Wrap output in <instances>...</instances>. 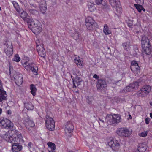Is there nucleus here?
<instances>
[{"label": "nucleus", "instance_id": "26", "mask_svg": "<svg viewBox=\"0 0 152 152\" xmlns=\"http://www.w3.org/2000/svg\"><path fill=\"white\" fill-rule=\"evenodd\" d=\"M130 69L133 72L137 73L140 70V67L138 65L131 66Z\"/></svg>", "mask_w": 152, "mask_h": 152}, {"label": "nucleus", "instance_id": "38", "mask_svg": "<svg viewBox=\"0 0 152 152\" xmlns=\"http://www.w3.org/2000/svg\"><path fill=\"white\" fill-rule=\"evenodd\" d=\"M12 4L16 10L18 12H20V10L18 3L15 1H13L12 2Z\"/></svg>", "mask_w": 152, "mask_h": 152}, {"label": "nucleus", "instance_id": "21", "mask_svg": "<svg viewBox=\"0 0 152 152\" xmlns=\"http://www.w3.org/2000/svg\"><path fill=\"white\" fill-rule=\"evenodd\" d=\"M146 147L145 145L144 144H139L137 148L138 152H144L146 150Z\"/></svg>", "mask_w": 152, "mask_h": 152}, {"label": "nucleus", "instance_id": "8", "mask_svg": "<svg viewBox=\"0 0 152 152\" xmlns=\"http://www.w3.org/2000/svg\"><path fill=\"white\" fill-rule=\"evenodd\" d=\"M107 85L105 81L101 79H99L96 84V87L98 91L102 92L107 87Z\"/></svg>", "mask_w": 152, "mask_h": 152}, {"label": "nucleus", "instance_id": "4", "mask_svg": "<svg viewBox=\"0 0 152 152\" xmlns=\"http://www.w3.org/2000/svg\"><path fill=\"white\" fill-rule=\"evenodd\" d=\"M106 119L109 121V124H111L118 123L121 121V118L120 115L117 114H114L113 115H107Z\"/></svg>", "mask_w": 152, "mask_h": 152}, {"label": "nucleus", "instance_id": "13", "mask_svg": "<svg viewBox=\"0 0 152 152\" xmlns=\"http://www.w3.org/2000/svg\"><path fill=\"white\" fill-rule=\"evenodd\" d=\"M15 83L18 86L21 85L23 82V76L20 74L18 73L15 76Z\"/></svg>", "mask_w": 152, "mask_h": 152}, {"label": "nucleus", "instance_id": "9", "mask_svg": "<svg viewBox=\"0 0 152 152\" xmlns=\"http://www.w3.org/2000/svg\"><path fill=\"white\" fill-rule=\"evenodd\" d=\"M109 145L115 151H117L120 148V145L118 141L116 140H111L108 142Z\"/></svg>", "mask_w": 152, "mask_h": 152}, {"label": "nucleus", "instance_id": "49", "mask_svg": "<svg viewBox=\"0 0 152 152\" xmlns=\"http://www.w3.org/2000/svg\"><path fill=\"white\" fill-rule=\"evenodd\" d=\"M30 7L31 8V9H33V8H36L37 7V6L33 4H30Z\"/></svg>", "mask_w": 152, "mask_h": 152}, {"label": "nucleus", "instance_id": "24", "mask_svg": "<svg viewBox=\"0 0 152 152\" xmlns=\"http://www.w3.org/2000/svg\"><path fill=\"white\" fill-rule=\"evenodd\" d=\"M103 32L105 35L110 34L111 33L107 24H105L104 27Z\"/></svg>", "mask_w": 152, "mask_h": 152}, {"label": "nucleus", "instance_id": "1", "mask_svg": "<svg viewBox=\"0 0 152 152\" xmlns=\"http://www.w3.org/2000/svg\"><path fill=\"white\" fill-rule=\"evenodd\" d=\"M28 24L32 26L31 29L32 31L35 34H39L42 30L41 25L37 20H29L28 21Z\"/></svg>", "mask_w": 152, "mask_h": 152}, {"label": "nucleus", "instance_id": "28", "mask_svg": "<svg viewBox=\"0 0 152 152\" xmlns=\"http://www.w3.org/2000/svg\"><path fill=\"white\" fill-rule=\"evenodd\" d=\"M96 24L95 23H88L87 24H86V25L87 28L89 30H92L94 28L96 25Z\"/></svg>", "mask_w": 152, "mask_h": 152}, {"label": "nucleus", "instance_id": "55", "mask_svg": "<svg viewBox=\"0 0 152 152\" xmlns=\"http://www.w3.org/2000/svg\"><path fill=\"white\" fill-rule=\"evenodd\" d=\"M31 145H32V144L31 142H30L28 143V147L29 149H30L31 147Z\"/></svg>", "mask_w": 152, "mask_h": 152}, {"label": "nucleus", "instance_id": "42", "mask_svg": "<svg viewBox=\"0 0 152 152\" xmlns=\"http://www.w3.org/2000/svg\"><path fill=\"white\" fill-rule=\"evenodd\" d=\"M73 38L76 40H77L79 39L78 32L77 31L75 30V33L73 36Z\"/></svg>", "mask_w": 152, "mask_h": 152}, {"label": "nucleus", "instance_id": "64", "mask_svg": "<svg viewBox=\"0 0 152 152\" xmlns=\"http://www.w3.org/2000/svg\"><path fill=\"white\" fill-rule=\"evenodd\" d=\"M150 104L151 105H152V102H151L150 103Z\"/></svg>", "mask_w": 152, "mask_h": 152}, {"label": "nucleus", "instance_id": "15", "mask_svg": "<svg viewBox=\"0 0 152 152\" xmlns=\"http://www.w3.org/2000/svg\"><path fill=\"white\" fill-rule=\"evenodd\" d=\"M10 131H8L6 133V134L3 136V138L7 142H10L11 143L13 142L12 140V135H10Z\"/></svg>", "mask_w": 152, "mask_h": 152}, {"label": "nucleus", "instance_id": "35", "mask_svg": "<svg viewBox=\"0 0 152 152\" xmlns=\"http://www.w3.org/2000/svg\"><path fill=\"white\" fill-rule=\"evenodd\" d=\"M122 46L125 50H127L130 46V42H126L122 44Z\"/></svg>", "mask_w": 152, "mask_h": 152}, {"label": "nucleus", "instance_id": "58", "mask_svg": "<svg viewBox=\"0 0 152 152\" xmlns=\"http://www.w3.org/2000/svg\"><path fill=\"white\" fill-rule=\"evenodd\" d=\"M99 120L102 123H104V121L103 120H102V119H101L100 118H99Z\"/></svg>", "mask_w": 152, "mask_h": 152}, {"label": "nucleus", "instance_id": "19", "mask_svg": "<svg viewBox=\"0 0 152 152\" xmlns=\"http://www.w3.org/2000/svg\"><path fill=\"white\" fill-rule=\"evenodd\" d=\"M20 16L24 21L27 20V22L29 20H33V19H29L28 14L24 11L20 13Z\"/></svg>", "mask_w": 152, "mask_h": 152}, {"label": "nucleus", "instance_id": "30", "mask_svg": "<svg viewBox=\"0 0 152 152\" xmlns=\"http://www.w3.org/2000/svg\"><path fill=\"white\" fill-rule=\"evenodd\" d=\"M131 88L132 89H136L139 86L138 83L137 82H135L129 85Z\"/></svg>", "mask_w": 152, "mask_h": 152}, {"label": "nucleus", "instance_id": "50", "mask_svg": "<svg viewBox=\"0 0 152 152\" xmlns=\"http://www.w3.org/2000/svg\"><path fill=\"white\" fill-rule=\"evenodd\" d=\"M93 77L94 78L96 79L99 80V76L97 75L96 74H95L93 76Z\"/></svg>", "mask_w": 152, "mask_h": 152}, {"label": "nucleus", "instance_id": "59", "mask_svg": "<svg viewBox=\"0 0 152 152\" xmlns=\"http://www.w3.org/2000/svg\"><path fill=\"white\" fill-rule=\"evenodd\" d=\"M2 109L1 108H0V115L2 113Z\"/></svg>", "mask_w": 152, "mask_h": 152}, {"label": "nucleus", "instance_id": "12", "mask_svg": "<svg viewBox=\"0 0 152 152\" xmlns=\"http://www.w3.org/2000/svg\"><path fill=\"white\" fill-rule=\"evenodd\" d=\"M36 48L39 55L42 57H44L45 56V52L43 45H37Z\"/></svg>", "mask_w": 152, "mask_h": 152}, {"label": "nucleus", "instance_id": "23", "mask_svg": "<svg viewBox=\"0 0 152 152\" xmlns=\"http://www.w3.org/2000/svg\"><path fill=\"white\" fill-rule=\"evenodd\" d=\"M53 121H54L52 118L50 117L48 115L46 116L45 120L46 126L47 125L52 124Z\"/></svg>", "mask_w": 152, "mask_h": 152}, {"label": "nucleus", "instance_id": "17", "mask_svg": "<svg viewBox=\"0 0 152 152\" xmlns=\"http://www.w3.org/2000/svg\"><path fill=\"white\" fill-rule=\"evenodd\" d=\"M35 64L33 63H29L27 61H26L24 63L23 66L27 71L29 70L32 69Z\"/></svg>", "mask_w": 152, "mask_h": 152}, {"label": "nucleus", "instance_id": "25", "mask_svg": "<svg viewBox=\"0 0 152 152\" xmlns=\"http://www.w3.org/2000/svg\"><path fill=\"white\" fill-rule=\"evenodd\" d=\"M47 145L49 148L48 149H50V151H55L56 147L54 143L51 142H49L47 143Z\"/></svg>", "mask_w": 152, "mask_h": 152}, {"label": "nucleus", "instance_id": "7", "mask_svg": "<svg viewBox=\"0 0 152 152\" xmlns=\"http://www.w3.org/2000/svg\"><path fill=\"white\" fill-rule=\"evenodd\" d=\"M0 126L4 128L8 129L12 127L13 124L11 121L7 118H0Z\"/></svg>", "mask_w": 152, "mask_h": 152}, {"label": "nucleus", "instance_id": "48", "mask_svg": "<svg viewBox=\"0 0 152 152\" xmlns=\"http://www.w3.org/2000/svg\"><path fill=\"white\" fill-rule=\"evenodd\" d=\"M103 0H96V3L97 4H101Z\"/></svg>", "mask_w": 152, "mask_h": 152}, {"label": "nucleus", "instance_id": "3", "mask_svg": "<svg viewBox=\"0 0 152 152\" xmlns=\"http://www.w3.org/2000/svg\"><path fill=\"white\" fill-rule=\"evenodd\" d=\"M12 134V140L13 142L15 143H23L24 141L21 134L16 130L11 131Z\"/></svg>", "mask_w": 152, "mask_h": 152}, {"label": "nucleus", "instance_id": "56", "mask_svg": "<svg viewBox=\"0 0 152 152\" xmlns=\"http://www.w3.org/2000/svg\"><path fill=\"white\" fill-rule=\"evenodd\" d=\"M7 113L9 114H11V110H9L7 111Z\"/></svg>", "mask_w": 152, "mask_h": 152}, {"label": "nucleus", "instance_id": "39", "mask_svg": "<svg viewBox=\"0 0 152 152\" xmlns=\"http://www.w3.org/2000/svg\"><path fill=\"white\" fill-rule=\"evenodd\" d=\"M40 9L42 13H44L47 10V7L45 4H41L40 6Z\"/></svg>", "mask_w": 152, "mask_h": 152}, {"label": "nucleus", "instance_id": "51", "mask_svg": "<svg viewBox=\"0 0 152 152\" xmlns=\"http://www.w3.org/2000/svg\"><path fill=\"white\" fill-rule=\"evenodd\" d=\"M76 75L77 76L80 75H81V72L79 70H77Z\"/></svg>", "mask_w": 152, "mask_h": 152}, {"label": "nucleus", "instance_id": "34", "mask_svg": "<svg viewBox=\"0 0 152 152\" xmlns=\"http://www.w3.org/2000/svg\"><path fill=\"white\" fill-rule=\"evenodd\" d=\"M134 6L139 12H140L142 10H143L144 11H145V9H144L141 5L138 4H134Z\"/></svg>", "mask_w": 152, "mask_h": 152}, {"label": "nucleus", "instance_id": "41", "mask_svg": "<svg viewBox=\"0 0 152 152\" xmlns=\"http://www.w3.org/2000/svg\"><path fill=\"white\" fill-rule=\"evenodd\" d=\"M86 24L88 23H96L94 20L92 18L90 17H88L86 19Z\"/></svg>", "mask_w": 152, "mask_h": 152}, {"label": "nucleus", "instance_id": "27", "mask_svg": "<svg viewBox=\"0 0 152 152\" xmlns=\"http://www.w3.org/2000/svg\"><path fill=\"white\" fill-rule=\"evenodd\" d=\"M75 62L78 67H81L83 66L82 61H81L79 57L76 58L75 59Z\"/></svg>", "mask_w": 152, "mask_h": 152}, {"label": "nucleus", "instance_id": "33", "mask_svg": "<svg viewBox=\"0 0 152 152\" xmlns=\"http://www.w3.org/2000/svg\"><path fill=\"white\" fill-rule=\"evenodd\" d=\"M30 89L32 94L34 96L36 95L37 89L34 85L31 84V85Z\"/></svg>", "mask_w": 152, "mask_h": 152}, {"label": "nucleus", "instance_id": "46", "mask_svg": "<svg viewBox=\"0 0 152 152\" xmlns=\"http://www.w3.org/2000/svg\"><path fill=\"white\" fill-rule=\"evenodd\" d=\"M135 65H138L137 63L135 61H132L131 62V66H134Z\"/></svg>", "mask_w": 152, "mask_h": 152}, {"label": "nucleus", "instance_id": "44", "mask_svg": "<svg viewBox=\"0 0 152 152\" xmlns=\"http://www.w3.org/2000/svg\"><path fill=\"white\" fill-rule=\"evenodd\" d=\"M132 90V88H131L130 86L129 85V86H127L124 89V92H130Z\"/></svg>", "mask_w": 152, "mask_h": 152}, {"label": "nucleus", "instance_id": "11", "mask_svg": "<svg viewBox=\"0 0 152 152\" xmlns=\"http://www.w3.org/2000/svg\"><path fill=\"white\" fill-rule=\"evenodd\" d=\"M73 127L72 124L67 123L65 128V133L66 136L70 137L71 134H70L73 131Z\"/></svg>", "mask_w": 152, "mask_h": 152}, {"label": "nucleus", "instance_id": "22", "mask_svg": "<svg viewBox=\"0 0 152 152\" xmlns=\"http://www.w3.org/2000/svg\"><path fill=\"white\" fill-rule=\"evenodd\" d=\"M137 94L140 96L145 97L148 94L141 89L137 92Z\"/></svg>", "mask_w": 152, "mask_h": 152}, {"label": "nucleus", "instance_id": "53", "mask_svg": "<svg viewBox=\"0 0 152 152\" xmlns=\"http://www.w3.org/2000/svg\"><path fill=\"white\" fill-rule=\"evenodd\" d=\"M3 87V83L2 81L0 79V89H1Z\"/></svg>", "mask_w": 152, "mask_h": 152}, {"label": "nucleus", "instance_id": "57", "mask_svg": "<svg viewBox=\"0 0 152 152\" xmlns=\"http://www.w3.org/2000/svg\"><path fill=\"white\" fill-rule=\"evenodd\" d=\"M36 43L37 44V45H39V40H37L36 41Z\"/></svg>", "mask_w": 152, "mask_h": 152}, {"label": "nucleus", "instance_id": "43", "mask_svg": "<svg viewBox=\"0 0 152 152\" xmlns=\"http://www.w3.org/2000/svg\"><path fill=\"white\" fill-rule=\"evenodd\" d=\"M20 58L18 54L15 55L13 59V60L17 62H18L20 60Z\"/></svg>", "mask_w": 152, "mask_h": 152}, {"label": "nucleus", "instance_id": "45", "mask_svg": "<svg viewBox=\"0 0 152 152\" xmlns=\"http://www.w3.org/2000/svg\"><path fill=\"white\" fill-rule=\"evenodd\" d=\"M148 132H142L141 133H140L139 134L140 136L142 137H146L147 135Z\"/></svg>", "mask_w": 152, "mask_h": 152}, {"label": "nucleus", "instance_id": "54", "mask_svg": "<svg viewBox=\"0 0 152 152\" xmlns=\"http://www.w3.org/2000/svg\"><path fill=\"white\" fill-rule=\"evenodd\" d=\"M137 3H140L141 2H143V0H135Z\"/></svg>", "mask_w": 152, "mask_h": 152}, {"label": "nucleus", "instance_id": "20", "mask_svg": "<svg viewBox=\"0 0 152 152\" xmlns=\"http://www.w3.org/2000/svg\"><path fill=\"white\" fill-rule=\"evenodd\" d=\"M25 126L26 128L28 130H30V127H33L35 126V124L33 121L28 120V121H26L25 123Z\"/></svg>", "mask_w": 152, "mask_h": 152}, {"label": "nucleus", "instance_id": "10", "mask_svg": "<svg viewBox=\"0 0 152 152\" xmlns=\"http://www.w3.org/2000/svg\"><path fill=\"white\" fill-rule=\"evenodd\" d=\"M7 48L5 50V52L7 55L10 57L12 56L13 53V46L11 42H7L5 43Z\"/></svg>", "mask_w": 152, "mask_h": 152}, {"label": "nucleus", "instance_id": "63", "mask_svg": "<svg viewBox=\"0 0 152 152\" xmlns=\"http://www.w3.org/2000/svg\"><path fill=\"white\" fill-rule=\"evenodd\" d=\"M9 69H10V70H10L9 74H10V73H11V68H10V67Z\"/></svg>", "mask_w": 152, "mask_h": 152}, {"label": "nucleus", "instance_id": "16", "mask_svg": "<svg viewBox=\"0 0 152 152\" xmlns=\"http://www.w3.org/2000/svg\"><path fill=\"white\" fill-rule=\"evenodd\" d=\"M82 81V79L79 77L77 76L75 78V80H73V88H76L77 86L76 84H77L78 86L80 84V83Z\"/></svg>", "mask_w": 152, "mask_h": 152}, {"label": "nucleus", "instance_id": "31", "mask_svg": "<svg viewBox=\"0 0 152 152\" xmlns=\"http://www.w3.org/2000/svg\"><path fill=\"white\" fill-rule=\"evenodd\" d=\"M88 7L91 12L93 11L95 9L94 4L93 3L89 2L88 4Z\"/></svg>", "mask_w": 152, "mask_h": 152}, {"label": "nucleus", "instance_id": "62", "mask_svg": "<svg viewBox=\"0 0 152 152\" xmlns=\"http://www.w3.org/2000/svg\"><path fill=\"white\" fill-rule=\"evenodd\" d=\"M129 118L130 119H132V116H131V115H129Z\"/></svg>", "mask_w": 152, "mask_h": 152}, {"label": "nucleus", "instance_id": "2", "mask_svg": "<svg viewBox=\"0 0 152 152\" xmlns=\"http://www.w3.org/2000/svg\"><path fill=\"white\" fill-rule=\"evenodd\" d=\"M141 42L143 50L146 54L149 55L151 53V45L148 38L145 36H142Z\"/></svg>", "mask_w": 152, "mask_h": 152}, {"label": "nucleus", "instance_id": "29", "mask_svg": "<svg viewBox=\"0 0 152 152\" xmlns=\"http://www.w3.org/2000/svg\"><path fill=\"white\" fill-rule=\"evenodd\" d=\"M24 105L25 107L28 110H32L34 108V106L31 102L25 103Z\"/></svg>", "mask_w": 152, "mask_h": 152}, {"label": "nucleus", "instance_id": "47", "mask_svg": "<svg viewBox=\"0 0 152 152\" xmlns=\"http://www.w3.org/2000/svg\"><path fill=\"white\" fill-rule=\"evenodd\" d=\"M151 120L150 118H147L145 119V121L146 124H149V122Z\"/></svg>", "mask_w": 152, "mask_h": 152}, {"label": "nucleus", "instance_id": "14", "mask_svg": "<svg viewBox=\"0 0 152 152\" xmlns=\"http://www.w3.org/2000/svg\"><path fill=\"white\" fill-rule=\"evenodd\" d=\"M12 150L13 152H18L21 150L22 146L19 145V143L12 142Z\"/></svg>", "mask_w": 152, "mask_h": 152}, {"label": "nucleus", "instance_id": "37", "mask_svg": "<svg viewBox=\"0 0 152 152\" xmlns=\"http://www.w3.org/2000/svg\"><path fill=\"white\" fill-rule=\"evenodd\" d=\"M28 10L31 15H37L38 14V11L35 10L31 9V8H29L28 9Z\"/></svg>", "mask_w": 152, "mask_h": 152}, {"label": "nucleus", "instance_id": "18", "mask_svg": "<svg viewBox=\"0 0 152 152\" xmlns=\"http://www.w3.org/2000/svg\"><path fill=\"white\" fill-rule=\"evenodd\" d=\"M7 97L6 92L1 89H0V102L6 100Z\"/></svg>", "mask_w": 152, "mask_h": 152}, {"label": "nucleus", "instance_id": "60", "mask_svg": "<svg viewBox=\"0 0 152 152\" xmlns=\"http://www.w3.org/2000/svg\"><path fill=\"white\" fill-rule=\"evenodd\" d=\"M150 117L152 118V112L150 113Z\"/></svg>", "mask_w": 152, "mask_h": 152}, {"label": "nucleus", "instance_id": "40", "mask_svg": "<svg viewBox=\"0 0 152 152\" xmlns=\"http://www.w3.org/2000/svg\"><path fill=\"white\" fill-rule=\"evenodd\" d=\"M141 89L148 94L150 92L151 89V87L149 86H145Z\"/></svg>", "mask_w": 152, "mask_h": 152}, {"label": "nucleus", "instance_id": "32", "mask_svg": "<svg viewBox=\"0 0 152 152\" xmlns=\"http://www.w3.org/2000/svg\"><path fill=\"white\" fill-rule=\"evenodd\" d=\"M47 128L50 131H53L55 129V122L53 121L52 124L47 125L46 126Z\"/></svg>", "mask_w": 152, "mask_h": 152}, {"label": "nucleus", "instance_id": "6", "mask_svg": "<svg viewBox=\"0 0 152 152\" xmlns=\"http://www.w3.org/2000/svg\"><path fill=\"white\" fill-rule=\"evenodd\" d=\"M117 134L120 136L128 137L130 136L132 133L131 129L126 128H121L118 129L117 131Z\"/></svg>", "mask_w": 152, "mask_h": 152}, {"label": "nucleus", "instance_id": "61", "mask_svg": "<svg viewBox=\"0 0 152 152\" xmlns=\"http://www.w3.org/2000/svg\"><path fill=\"white\" fill-rule=\"evenodd\" d=\"M48 151L49 152H55V151H50V150L49 149H48Z\"/></svg>", "mask_w": 152, "mask_h": 152}, {"label": "nucleus", "instance_id": "36", "mask_svg": "<svg viewBox=\"0 0 152 152\" xmlns=\"http://www.w3.org/2000/svg\"><path fill=\"white\" fill-rule=\"evenodd\" d=\"M31 70L32 71L33 73L35 75H37L38 74L37 71L38 70V68L36 65L34 64L33 67L32 68Z\"/></svg>", "mask_w": 152, "mask_h": 152}, {"label": "nucleus", "instance_id": "5", "mask_svg": "<svg viewBox=\"0 0 152 152\" xmlns=\"http://www.w3.org/2000/svg\"><path fill=\"white\" fill-rule=\"evenodd\" d=\"M110 4L113 8H115L117 14H120L122 12V9L119 0H115L113 1L109 0Z\"/></svg>", "mask_w": 152, "mask_h": 152}, {"label": "nucleus", "instance_id": "52", "mask_svg": "<svg viewBox=\"0 0 152 152\" xmlns=\"http://www.w3.org/2000/svg\"><path fill=\"white\" fill-rule=\"evenodd\" d=\"M87 102L89 103L90 104L92 101L91 98H89V97H88L87 98Z\"/></svg>", "mask_w": 152, "mask_h": 152}]
</instances>
